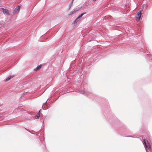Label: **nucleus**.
Instances as JSON below:
<instances>
[{
	"label": "nucleus",
	"instance_id": "obj_1",
	"mask_svg": "<svg viewBox=\"0 0 152 152\" xmlns=\"http://www.w3.org/2000/svg\"><path fill=\"white\" fill-rule=\"evenodd\" d=\"M141 16V11L138 12L137 14V15H136V20L137 21H139L140 20V18Z\"/></svg>",
	"mask_w": 152,
	"mask_h": 152
},
{
	"label": "nucleus",
	"instance_id": "obj_2",
	"mask_svg": "<svg viewBox=\"0 0 152 152\" xmlns=\"http://www.w3.org/2000/svg\"><path fill=\"white\" fill-rule=\"evenodd\" d=\"M143 142L145 144V147L148 149H150V145L149 144L147 143V141L146 140L144 139L143 140Z\"/></svg>",
	"mask_w": 152,
	"mask_h": 152
},
{
	"label": "nucleus",
	"instance_id": "obj_3",
	"mask_svg": "<svg viewBox=\"0 0 152 152\" xmlns=\"http://www.w3.org/2000/svg\"><path fill=\"white\" fill-rule=\"evenodd\" d=\"M1 9H2V10L3 11V13L4 14H6V15H10L9 12L8 10H7V9H4L3 8H1Z\"/></svg>",
	"mask_w": 152,
	"mask_h": 152
},
{
	"label": "nucleus",
	"instance_id": "obj_4",
	"mask_svg": "<svg viewBox=\"0 0 152 152\" xmlns=\"http://www.w3.org/2000/svg\"><path fill=\"white\" fill-rule=\"evenodd\" d=\"M20 10V7L19 6H18L15 9V10L14 11V12L15 14H17Z\"/></svg>",
	"mask_w": 152,
	"mask_h": 152
},
{
	"label": "nucleus",
	"instance_id": "obj_5",
	"mask_svg": "<svg viewBox=\"0 0 152 152\" xmlns=\"http://www.w3.org/2000/svg\"><path fill=\"white\" fill-rule=\"evenodd\" d=\"M85 13H83L81 14V15H79L76 19L75 21L76 20H77L78 19H79L83 15H84Z\"/></svg>",
	"mask_w": 152,
	"mask_h": 152
},
{
	"label": "nucleus",
	"instance_id": "obj_6",
	"mask_svg": "<svg viewBox=\"0 0 152 152\" xmlns=\"http://www.w3.org/2000/svg\"><path fill=\"white\" fill-rule=\"evenodd\" d=\"M41 67V65H40L38 66L36 68L34 69L35 70H37L40 69Z\"/></svg>",
	"mask_w": 152,
	"mask_h": 152
},
{
	"label": "nucleus",
	"instance_id": "obj_7",
	"mask_svg": "<svg viewBox=\"0 0 152 152\" xmlns=\"http://www.w3.org/2000/svg\"><path fill=\"white\" fill-rule=\"evenodd\" d=\"M13 76H10V77H8L7 78V79H6V81H9V80H10L11 78L12 77H13Z\"/></svg>",
	"mask_w": 152,
	"mask_h": 152
},
{
	"label": "nucleus",
	"instance_id": "obj_8",
	"mask_svg": "<svg viewBox=\"0 0 152 152\" xmlns=\"http://www.w3.org/2000/svg\"><path fill=\"white\" fill-rule=\"evenodd\" d=\"M74 1V0H72V1L69 5V9H70V8H71V7Z\"/></svg>",
	"mask_w": 152,
	"mask_h": 152
},
{
	"label": "nucleus",
	"instance_id": "obj_9",
	"mask_svg": "<svg viewBox=\"0 0 152 152\" xmlns=\"http://www.w3.org/2000/svg\"><path fill=\"white\" fill-rule=\"evenodd\" d=\"M81 8V7H78L76 8L74 10V11H76V12L78 11Z\"/></svg>",
	"mask_w": 152,
	"mask_h": 152
},
{
	"label": "nucleus",
	"instance_id": "obj_10",
	"mask_svg": "<svg viewBox=\"0 0 152 152\" xmlns=\"http://www.w3.org/2000/svg\"><path fill=\"white\" fill-rule=\"evenodd\" d=\"M75 12H76V11H74V10L72 12H70V14H69V15H72L73 14H74V13H75Z\"/></svg>",
	"mask_w": 152,
	"mask_h": 152
},
{
	"label": "nucleus",
	"instance_id": "obj_11",
	"mask_svg": "<svg viewBox=\"0 0 152 152\" xmlns=\"http://www.w3.org/2000/svg\"><path fill=\"white\" fill-rule=\"evenodd\" d=\"M36 116L37 118H39V113H38L37 115Z\"/></svg>",
	"mask_w": 152,
	"mask_h": 152
},
{
	"label": "nucleus",
	"instance_id": "obj_12",
	"mask_svg": "<svg viewBox=\"0 0 152 152\" xmlns=\"http://www.w3.org/2000/svg\"><path fill=\"white\" fill-rule=\"evenodd\" d=\"M94 0V1H96V0Z\"/></svg>",
	"mask_w": 152,
	"mask_h": 152
}]
</instances>
